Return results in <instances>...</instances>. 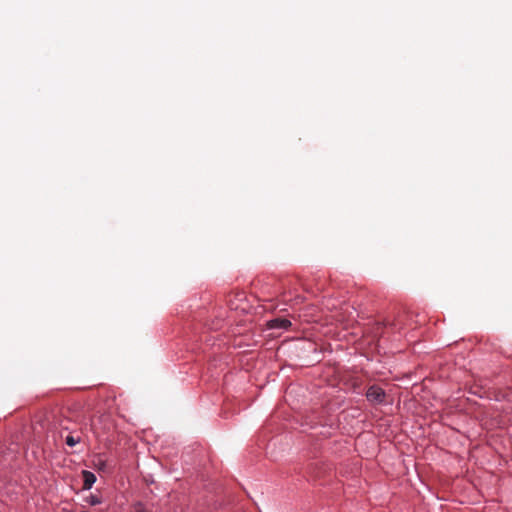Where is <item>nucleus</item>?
<instances>
[{"label": "nucleus", "instance_id": "20e7f679", "mask_svg": "<svg viewBox=\"0 0 512 512\" xmlns=\"http://www.w3.org/2000/svg\"><path fill=\"white\" fill-rule=\"evenodd\" d=\"M65 441L68 446L73 447L80 442V438H75V437L69 435L66 437Z\"/></svg>", "mask_w": 512, "mask_h": 512}, {"label": "nucleus", "instance_id": "39448f33", "mask_svg": "<svg viewBox=\"0 0 512 512\" xmlns=\"http://www.w3.org/2000/svg\"><path fill=\"white\" fill-rule=\"evenodd\" d=\"M99 503H100V500H99L98 498L93 497V498L91 499V504H92V505H96V504H99Z\"/></svg>", "mask_w": 512, "mask_h": 512}, {"label": "nucleus", "instance_id": "423d86ee", "mask_svg": "<svg viewBox=\"0 0 512 512\" xmlns=\"http://www.w3.org/2000/svg\"><path fill=\"white\" fill-rule=\"evenodd\" d=\"M137 512H148V511L145 509H139Z\"/></svg>", "mask_w": 512, "mask_h": 512}, {"label": "nucleus", "instance_id": "7ed1b4c3", "mask_svg": "<svg viewBox=\"0 0 512 512\" xmlns=\"http://www.w3.org/2000/svg\"><path fill=\"white\" fill-rule=\"evenodd\" d=\"M84 485L85 489H90L92 485L96 481V476L90 471H83Z\"/></svg>", "mask_w": 512, "mask_h": 512}, {"label": "nucleus", "instance_id": "f257e3e1", "mask_svg": "<svg viewBox=\"0 0 512 512\" xmlns=\"http://www.w3.org/2000/svg\"><path fill=\"white\" fill-rule=\"evenodd\" d=\"M385 396V391L377 385L370 386L366 392L367 399L373 403H383Z\"/></svg>", "mask_w": 512, "mask_h": 512}, {"label": "nucleus", "instance_id": "f03ea898", "mask_svg": "<svg viewBox=\"0 0 512 512\" xmlns=\"http://www.w3.org/2000/svg\"><path fill=\"white\" fill-rule=\"evenodd\" d=\"M291 326V322L286 318H275L268 322V327L270 329H288Z\"/></svg>", "mask_w": 512, "mask_h": 512}]
</instances>
